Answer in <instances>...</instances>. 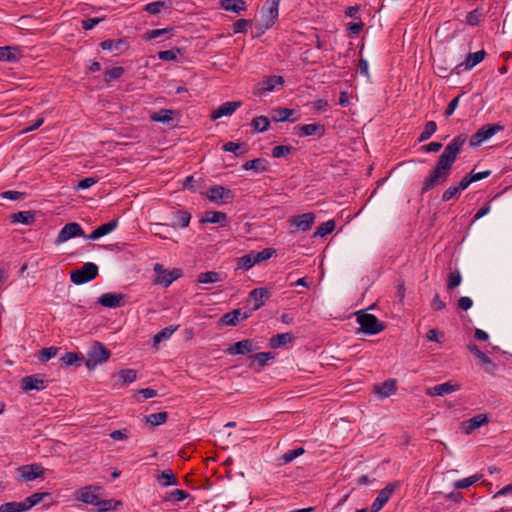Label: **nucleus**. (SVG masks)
<instances>
[{
  "mask_svg": "<svg viewBox=\"0 0 512 512\" xmlns=\"http://www.w3.org/2000/svg\"><path fill=\"white\" fill-rule=\"evenodd\" d=\"M489 422V418L487 414H478L469 420L464 422V428L467 433L474 431L477 428L487 424Z\"/></svg>",
  "mask_w": 512,
  "mask_h": 512,
  "instance_id": "24",
  "label": "nucleus"
},
{
  "mask_svg": "<svg viewBox=\"0 0 512 512\" xmlns=\"http://www.w3.org/2000/svg\"><path fill=\"white\" fill-rule=\"evenodd\" d=\"M250 300L254 302L252 311L260 309L265 301L271 297V292L266 287L255 288L249 294Z\"/></svg>",
  "mask_w": 512,
  "mask_h": 512,
  "instance_id": "14",
  "label": "nucleus"
},
{
  "mask_svg": "<svg viewBox=\"0 0 512 512\" xmlns=\"http://www.w3.org/2000/svg\"><path fill=\"white\" fill-rule=\"evenodd\" d=\"M315 216L313 213H304L296 216L292 220V224L296 226L300 231L305 232L309 230L314 223Z\"/></svg>",
  "mask_w": 512,
  "mask_h": 512,
  "instance_id": "21",
  "label": "nucleus"
},
{
  "mask_svg": "<svg viewBox=\"0 0 512 512\" xmlns=\"http://www.w3.org/2000/svg\"><path fill=\"white\" fill-rule=\"evenodd\" d=\"M503 129L504 126L500 124L484 125L471 136L469 144L471 147H477Z\"/></svg>",
  "mask_w": 512,
  "mask_h": 512,
  "instance_id": "6",
  "label": "nucleus"
},
{
  "mask_svg": "<svg viewBox=\"0 0 512 512\" xmlns=\"http://www.w3.org/2000/svg\"><path fill=\"white\" fill-rule=\"evenodd\" d=\"M166 3L163 1H156L148 3L144 6V10L150 14L156 15L161 12L163 7H166Z\"/></svg>",
  "mask_w": 512,
  "mask_h": 512,
  "instance_id": "57",
  "label": "nucleus"
},
{
  "mask_svg": "<svg viewBox=\"0 0 512 512\" xmlns=\"http://www.w3.org/2000/svg\"><path fill=\"white\" fill-rule=\"evenodd\" d=\"M227 220V215L221 211H208L205 214V217L201 220L203 223H217L224 225V222Z\"/></svg>",
  "mask_w": 512,
  "mask_h": 512,
  "instance_id": "34",
  "label": "nucleus"
},
{
  "mask_svg": "<svg viewBox=\"0 0 512 512\" xmlns=\"http://www.w3.org/2000/svg\"><path fill=\"white\" fill-rule=\"evenodd\" d=\"M220 280H221L220 274L215 271H207L204 273H200L197 278V282L202 283V284L216 283Z\"/></svg>",
  "mask_w": 512,
  "mask_h": 512,
  "instance_id": "41",
  "label": "nucleus"
},
{
  "mask_svg": "<svg viewBox=\"0 0 512 512\" xmlns=\"http://www.w3.org/2000/svg\"><path fill=\"white\" fill-rule=\"evenodd\" d=\"M207 197L212 202L230 203L234 194L230 189H227L220 185H214L207 191Z\"/></svg>",
  "mask_w": 512,
  "mask_h": 512,
  "instance_id": "8",
  "label": "nucleus"
},
{
  "mask_svg": "<svg viewBox=\"0 0 512 512\" xmlns=\"http://www.w3.org/2000/svg\"><path fill=\"white\" fill-rule=\"evenodd\" d=\"M469 351L475 356L478 360V364L488 373H493L495 369V365L492 363L490 358L483 353L475 344H470L468 346Z\"/></svg>",
  "mask_w": 512,
  "mask_h": 512,
  "instance_id": "13",
  "label": "nucleus"
},
{
  "mask_svg": "<svg viewBox=\"0 0 512 512\" xmlns=\"http://www.w3.org/2000/svg\"><path fill=\"white\" fill-rule=\"evenodd\" d=\"M98 273V266L95 263L87 262L80 268L73 270L70 279L74 284L82 285L95 279Z\"/></svg>",
  "mask_w": 512,
  "mask_h": 512,
  "instance_id": "5",
  "label": "nucleus"
},
{
  "mask_svg": "<svg viewBox=\"0 0 512 512\" xmlns=\"http://www.w3.org/2000/svg\"><path fill=\"white\" fill-rule=\"evenodd\" d=\"M221 7L226 11L240 13L246 10L247 5L244 0H222Z\"/></svg>",
  "mask_w": 512,
  "mask_h": 512,
  "instance_id": "31",
  "label": "nucleus"
},
{
  "mask_svg": "<svg viewBox=\"0 0 512 512\" xmlns=\"http://www.w3.org/2000/svg\"><path fill=\"white\" fill-rule=\"evenodd\" d=\"M84 236V230L81 227V225L77 222H70L65 224L61 230L59 231L54 244L60 245L62 243H65L69 241L72 238L75 237H81Z\"/></svg>",
  "mask_w": 512,
  "mask_h": 512,
  "instance_id": "7",
  "label": "nucleus"
},
{
  "mask_svg": "<svg viewBox=\"0 0 512 512\" xmlns=\"http://www.w3.org/2000/svg\"><path fill=\"white\" fill-rule=\"evenodd\" d=\"M178 326H168L163 328L161 331H159L157 334L153 337V342L155 345L161 343L162 341L168 340L173 333L177 330Z\"/></svg>",
  "mask_w": 512,
  "mask_h": 512,
  "instance_id": "38",
  "label": "nucleus"
},
{
  "mask_svg": "<svg viewBox=\"0 0 512 512\" xmlns=\"http://www.w3.org/2000/svg\"><path fill=\"white\" fill-rule=\"evenodd\" d=\"M295 129L298 130L297 134L299 137H308L316 134L321 136L324 134V126L320 123L298 125Z\"/></svg>",
  "mask_w": 512,
  "mask_h": 512,
  "instance_id": "19",
  "label": "nucleus"
},
{
  "mask_svg": "<svg viewBox=\"0 0 512 512\" xmlns=\"http://www.w3.org/2000/svg\"><path fill=\"white\" fill-rule=\"evenodd\" d=\"M110 354V351L101 342L96 341L88 349L83 363L90 370L104 363Z\"/></svg>",
  "mask_w": 512,
  "mask_h": 512,
  "instance_id": "3",
  "label": "nucleus"
},
{
  "mask_svg": "<svg viewBox=\"0 0 512 512\" xmlns=\"http://www.w3.org/2000/svg\"><path fill=\"white\" fill-rule=\"evenodd\" d=\"M155 279L154 283L158 285H162L164 287L170 286L173 281H175V277H171L167 270L164 269L163 265L156 263L154 265Z\"/></svg>",
  "mask_w": 512,
  "mask_h": 512,
  "instance_id": "17",
  "label": "nucleus"
},
{
  "mask_svg": "<svg viewBox=\"0 0 512 512\" xmlns=\"http://www.w3.org/2000/svg\"><path fill=\"white\" fill-rule=\"evenodd\" d=\"M222 150L225 152L234 153L235 156H242L248 151V147L245 143L230 141L222 146Z\"/></svg>",
  "mask_w": 512,
  "mask_h": 512,
  "instance_id": "33",
  "label": "nucleus"
},
{
  "mask_svg": "<svg viewBox=\"0 0 512 512\" xmlns=\"http://www.w3.org/2000/svg\"><path fill=\"white\" fill-rule=\"evenodd\" d=\"M116 377V382H121L122 384H130L138 380L137 371L133 369L121 370Z\"/></svg>",
  "mask_w": 512,
  "mask_h": 512,
  "instance_id": "36",
  "label": "nucleus"
},
{
  "mask_svg": "<svg viewBox=\"0 0 512 512\" xmlns=\"http://www.w3.org/2000/svg\"><path fill=\"white\" fill-rule=\"evenodd\" d=\"M101 487L95 485L85 486L77 491L76 499L85 504L96 507L97 511L105 512L114 509L113 500H100Z\"/></svg>",
  "mask_w": 512,
  "mask_h": 512,
  "instance_id": "2",
  "label": "nucleus"
},
{
  "mask_svg": "<svg viewBox=\"0 0 512 512\" xmlns=\"http://www.w3.org/2000/svg\"><path fill=\"white\" fill-rule=\"evenodd\" d=\"M124 295L120 293H104L98 298V303L104 307L117 308L123 303Z\"/></svg>",
  "mask_w": 512,
  "mask_h": 512,
  "instance_id": "16",
  "label": "nucleus"
},
{
  "mask_svg": "<svg viewBox=\"0 0 512 512\" xmlns=\"http://www.w3.org/2000/svg\"><path fill=\"white\" fill-rule=\"evenodd\" d=\"M274 252L275 251L273 249L267 248L260 252H252V253L254 256V261L256 262V264H258V263L268 260L273 255Z\"/></svg>",
  "mask_w": 512,
  "mask_h": 512,
  "instance_id": "60",
  "label": "nucleus"
},
{
  "mask_svg": "<svg viewBox=\"0 0 512 512\" xmlns=\"http://www.w3.org/2000/svg\"><path fill=\"white\" fill-rule=\"evenodd\" d=\"M157 481L162 487L177 486L179 484L171 469L163 470L158 474Z\"/></svg>",
  "mask_w": 512,
  "mask_h": 512,
  "instance_id": "29",
  "label": "nucleus"
},
{
  "mask_svg": "<svg viewBox=\"0 0 512 512\" xmlns=\"http://www.w3.org/2000/svg\"><path fill=\"white\" fill-rule=\"evenodd\" d=\"M168 414L167 412H157L149 414L145 417V420L147 423L151 424L152 426H158L161 424H164L167 421Z\"/></svg>",
  "mask_w": 512,
  "mask_h": 512,
  "instance_id": "43",
  "label": "nucleus"
},
{
  "mask_svg": "<svg viewBox=\"0 0 512 512\" xmlns=\"http://www.w3.org/2000/svg\"><path fill=\"white\" fill-rule=\"evenodd\" d=\"M357 323L360 325L359 332L368 335L378 334L385 328V324L375 315L364 312L357 313Z\"/></svg>",
  "mask_w": 512,
  "mask_h": 512,
  "instance_id": "4",
  "label": "nucleus"
},
{
  "mask_svg": "<svg viewBox=\"0 0 512 512\" xmlns=\"http://www.w3.org/2000/svg\"><path fill=\"white\" fill-rule=\"evenodd\" d=\"M180 52L179 49L163 50L158 52V58L163 61H175L177 54Z\"/></svg>",
  "mask_w": 512,
  "mask_h": 512,
  "instance_id": "59",
  "label": "nucleus"
},
{
  "mask_svg": "<svg viewBox=\"0 0 512 512\" xmlns=\"http://www.w3.org/2000/svg\"><path fill=\"white\" fill-rule=\"evenodd\" d=\"M35 218L36 213L34 211H19L11 214L10 216L12 223H20L24 225H31L34 223Z\"/></svg>",
  "mask_w": 512,
  "mask_h": 512,
  "instance_id": "25",
  "label": "nucleus"
},
{
  "mask_svg": "<svg viewBox=\"0 0 512 512\" xmlns=\"http://www.w3.org/2000/svg\"><path fill=\"white\" fill-rule=\"evenodd\" d=\"M0 512H24L21 502H7L0 505Z\"/></svg>",
  "mask_w": 512,
  "mask_h": 512,
  "instance_id": "54",
  "label": "nucleus"
},
{
  "mask_svg": "<svg viewBox=\"0 0 512 512\" xmlns=\"http://www.w3.org/2000/svg\"><path fill=\"white\" fill-rule=\"evenodd\" d=\"M59 350H60V348L54 347V346L43 348L39 352L38 359L41 362H47L50 359L54 358L57 355Z\"/></svg>",
  "mask_w": 512,
  "mask_h": 512,
  "instance_id": "49",
  "label": "nucleus"
},
{
  "mask_svg": "<svg viewBox=\"0 0 512 512\" xmlns=\"http://www.w3.org/2000/svg\"><path fill=\"white\" fill-rule=\"evenodd\" d=\"M304 452L305 451H304V449L302 447L297 448V449H293V450H288L286 453H284L279 458V463L281 465H286V464L292 462L298 456L302 455Z\"/></svg>",
  "mask_w": 512,
  "mask_h": 512,
  "instance_id": "45",
  "label": "nucleus"
},
{
  "mask_svg": "<svg viewBox=\"0 0 512 512\" xmlns=\"http://www.w3.org/2000/svg\"><path fill=\"white\" fill-rule=\"evenodd\" d=\"M249 316L250 314L242 312L241 309H235L225 313L221 317V322L227 326H235L239 323L240 320L247 319Z\"/></svg>",
  "mask_w": 512,
  "mask_h": 512,
  "instance_id": "20",
  "label": "nucleus"
},
{
  "mask_svg": "<svg viewBox=\"0 0 512 512\" xmlns=\"http://www.w3.org/2000/svg\"><path fill=\"white\" fill-rule=\"evenodd\" d=\"M251 125L255 131L264 132L270 125V119L266 116H258L253 119Z\"/></svg>",
  "mask_w": 512,
  "mask_h": 512,
  "instance_id": "47",
  "label": "nucleus"
},
{
  "mask_svg": "<svg viewBox=\"0 0 512 512\" xmlns=\"http://www.w3.org/2000/svg\"><path fill=\"white\" fill-rule=\"evenodd\" d=\"M395 487L396 484L389 483L382 490H380L377 497L371 504V512H379L383 508V506L388 502L391 495L393 494Z\"/></svg>",
  "mask_w": 512,
  "mask_h": 512,
  "instance_id": "10",
  "label": "nucleus"
},
{
  "mask_svg": "<svg viewBox=\"0 0 512 512\" xmlns=\"http://www.w3.org/2000/svg\"><path fill=\"white\" fill-rule=\"evenodd\" d=\"M100 46L103 50L121 52L126 47V43L122 39H107L102 41Z\"/></svg>",
  "mask_w": 512,
  "mask_h": 512,
  "instance_id": "37",
  "label": "nucleus"
},
{
  "mask_svg": "<svg viewBox=\"0 0 512 512\" xmlns=\"http://www.w3.org/2000/svg\"><path fill=\"white\" fill-rule=\"evenodd\" d=\"M118 220L117 219H112L110 221H108L107 223H104L102 225H100L99 227H97V229L99 230L100 234L103 236H106L110 233H112L117 227H118Z\"/></svg>",
  "mask_w": 512,
  "mask_h": 512,
  "instance_id": "52",
  "label": "nucleus"
},
{
  "mask_svg": "<svg viewBox=\"0 0 512 512\" xmlns=\"http://www.w3.org/2000/svg\"><path fill=\"white\" fill-rule=\"evenodd\" d=\"M20 58V50L16 46L0 47V61L16 62Z\"/></svg>",
  "mask_w": 512,
  "mask_h": 512,
  "instance_id": "26",
  "label": "nucleus"
},
{
  "mask_svg": "<svg viewBox=\"0 0 512 512\" xmlns=\"http://www.w3.org/2000/svg\"><path fill=\"white\" fill-rule=\"evenodd\" d=\"M257 350L255 342L251 339H244L230 345L226 352L229 355H246Z\"/></svg>",
  "mask_w": 512,
  "mask_h": 512,
  "instance_id": "11",
  "label": "nucleus"
},
{
  "mask_svg": "<svg viewBox=\"0 0 512 512\" xmlns=\"http://www.w3.org/2000/svg\"><path fill=\"white\" fill-rule=\"evenodd\" d=\"M437 130V124L434 121H428L425 124L423 131L421 132L418 141L424 142L428 140Z\"/></svg>",
  "mask_w": 512,
  "mask_h": 512,
  "instance_id": "48",
  "label": "nucleus"
},
{
  "mask_svg": "<svg viewBox=\"0 0 512 512\" xmlns=\"http://www.w3.org/2000/svg\"><path fill=\"white\" fill-rule=\"evenodd\" d=\"M293 339L294 335L292 333L277 334L270 339V346L273 349H277L290 343Z\"/></svg>",
  "mask_w": 512,
  "mask_h": 512,
  "instance_id": "32",
  "label": "nucleus"
},
{
  "mask_svg": "<svg viewBox=\"0 0 512 512\" xmlns=\"http://www.w3.org/2000/svg\"><path fill=\"white\" fill-rule=\"evenodd\" d=\"M189 493L185 490L176 489L171 491L168 494L167 500L174 501V502H181L189 497Z\"/></svg>",
  "mask_w": 512,
  "mask_h": 512,
  "instance_id": "55",
  "label": "nucleus"
},
{
  "mask_svg": "<svg viewBox=\"0 0 512 512\" xmlns=\"http://www.w3.org/2000/svg\"><path fill=\"white\" fill-rule=\"evenodd\" d=\"M483 16V13L481 11V9L479 8H476L472 11H470L467 16H466V22L470 25V26H476L478 25V23L480 22V19L482 18Z\"/></svg>",
  "mask_w": 512,
  "mask_h": 512,
  "instance_id": "53",
  "label": "nucleus"
},
{
  "mask_svg": "<svg viewBox=\"0 0 512 512\" xmlns=\"http://www.w3.org/2000/svg\"><path fill=\"white\" fill-rule=\"evenodd\" d=\"M191 219L190 213L187 211L179 210L171 214V224L173 227L186 228Z\"/></svg>",
  "mask_w": 512,
  "mask_h": 512,
  "instance_id": "27",
  "label": "nucleus"
},
{
  "mask_svg": "<svg viewBox=\"0 0 512 512\" xmlns=\"http://www.w3.org/2000/svg\"><path fill=\"white\" fill-rule=\"evenodd\" d=\"M481 477H482L481 474H475L470 477L457 480L453 484L454 488L455 489H467L470 486H472L473 484H475L477 481H479L481 479Z\"/></svg>",
  "mask_w": 512,
  "mask_h": 512,
  "instance_id": "42",
  "label": "nucleus"
},
{
  "mask_svg": "<svg viewBox=\"0 0 512 512\" xmlns=\"http://www.w3.org/2000/svg\"><path fill=\"white\" fill-rule=\"evenodd\" d=\"M98 182L97 178L94 177H86L82 180H80L76 186L77 190H85L93 186Z\"/></svg>",
  "mask_w": 512,
  "mask_h": 512,
  "instance_id": "64",
  "label": "nucleus"
},
{
  "mask_svg": "<svg viewBox=\"0 0 512 512\" xmlns=\"http://www.w3.org/2000/svg\"><path fill=\"white\" fill-rule=\"evenodd\" d=\"M280 0H267L263 9H267L270 20L273 21L278 17Z\"/></svg>",
  "mask_w": 512,
  "mask_h": 512,
  "instance_id": "50",
  "label": "nucleus"
},
{
  "mask_svg": "<svg viewBox=\"0 0 512 512\" xmlns=\"http://www.w3.org/2000/svg\"><path fill=\"white\" fill-rule=\"evenodd\" d=\"M50 494L46 492H38L34 493L31 496L24 499V501H21L22 507L24 509V512L30 510L32 507L36 506L40 502H42L46 497H49Z\"/></svg>",
  "mask_w": 512,
  "mask_h": 512,
  "instance_id": "28",
  "label": "nucleus"
},
{
  "mask_svg": "<svg viewBox=\"0 0 512 512\" xmlns=\"http://www.w3.org/2000/svg\"><path fill=\"white\" fill-rule=\"evenodd\" d=\"M274 358L270 352H260L250 356L249 366L253 369H260L267 364V362Z\"/></svg>",
  "mask_w": 512,
  "mask_h": 512,
  "instance_id": "23",
  "label": "nucleus"
},
{
  "mask_svg": "<svg viewBox=\"0 0 512 512\" xmlns=\"http://www.w3.org/2000/svg\"><path fill=\"white\" fill-rule=\"evenodd\" d=\"M241 106L240 101H228L223 104H221L215 111L212 113L213 119H218L223 116H230L232 115L237 108Z\"/></svg>",
  "mask_w": 512,
  "mask_h": 512,
  "instance_id": "18",
  "label": "nucleus"
},
{
  "mask_svg": "<svg viewBox=\"0 0 512 512\" xmlns=\"http://www.w3.org/2000/svg\"><path fill=\"white\" fill-rule=\"evenodd\" d=\"M60 361L65 366H81L84 361V356H80L78 353L75 352H66L64 355L61 356Z\"/></svg>",
  "mask_w": 512,
  "mask_h": 512,
  "instance_id": "35",
  "label": "nucleus"
},
{
  "mask_svg": "<svg viewBox=\"0 0 512 512\" xmlns=\"http://www.w3.org/2000/svg\"><path fill=\"white\" fill-rule=\"evenodd\" d=\"M459 386H432L426 393L430 396H444L457 390Z\"/></svg>",
  "mask_w": 512,
  "mask_h": 512,
  "instance_id": "39",
  "label": "nucleus"
},
{
  "mask_svg": "<svg viewBox=\"0 0 512 512\" xmlns=\"http://www.w3.org/2000/svg\"><path fill=\"white\" fill-rule=\"evenodd\" d=\"M293 147L291 146H286V145H278V146H275L273 149H272V156L274 158H282V157H286L291 151H292Z\"/></svg>",
  "mask_w": 512,
  "mask_h": 512,
  "instance_id": "61",
  "label": "nucleus"
},
{
  "mask_svg": "<svg viewBox=\"0 0 512 512\" xmlns=\"http://www.w3.org/2000/svg\"><path fill=\"white\" fill-rule=\"evenodd\" d=\"M157 395V392L156 390L154 389H151V388H145V389H140L138 390L135 394H134V397L137 401H141L142 399H148V398H153Z\"/></svg>",
  "mask_w": 512,
  "mask_h": 512,
  "instance_id": "62",
  "label": "nucleus"
},
{
  "mask_svg": "<svg viewBox=\"0 0 512 512\" xmlns=\"http://www.w3.org/2000/svg\"><path fill=\"white\" fill-rule=\"evenodd\" d=\"M17 473L26 481H33L44 477V470L38 464L22 465L17 468Z\"/></svg>",
  "mask_w": 512,
  "mask_h": 512,
  "instance_id": "9",
  "label": "nucleus"
},
{
  "mask_svg": "<svg viewBox=\"0 0 512 512\" xmlns=\"http://www.w3.org/2000/svg\"><path fill=\"white\" fill-rule=\"evenodd\" d=\"M397 386H374V393L378 399H385L396 393Z\"/></svg>",
  "mask_w": 512,
  "mask_h": 512,
  "instance_id": "46",
  "label": "nucleus"
},
{
  "mask_svg": "<svg viewBox=\"0 0 512 512\" xmlns=\"http://www.w3.org/2000/svg\"><path fill=\"white\" fill-rule=\"evenodd\" d=\"M173 111L167 109H161L151 116V119L156 122L163 124H170L173 121Z\"/></svg>",
  "mask_w": 512,
  "mask_h": 512,
  "instance_id": "40",
  "label": "nucleus"
},
{
  "mask_svg": "<svg viewBox=\"0 0 512 512\" xmlns=\"http://www.w3.org/2000/svg\"><path fill=\"white\" fill-rule=\"evenodd\" d=\"M283 83L284 79L282 76L273 75L266 77L257 84L256 93L259 95H265L268 92H272L277 85H282Z\"/></svg>",
  "mask_w": 512,
  "mask_h": 512,
  "instance_id": "12",
  "label": "nucleus"
},
{
  "mask_svg": "<svg viewBox=\"0 0 512 512\" xmlns=\"http://www.w3.org/2000/svg\"><path fill=\"white\" fill-rule=\"evenodd\" d=\"M243 170H253L256 173L264 172L268 169V161L263 158H256L245 162L242 165Z\"/></svg>",
  "mask_w": 512,
  "mask_h": 512,
  "instance_id": "30",
  "label": "nucleus"
},
{
  "mask_svg": "<svg viewBox=\"0 0 512 512\" xmlns=\"http://www.w3.org/2000/svg\"><path fill=\"white\" fill-rule=\"evenodd\" d=\"M460 190L457 186H450L448 189L444 191L442 194V201L447 202L453 198H458L460 195Z\"/></svg>",
  "mask_w": 512,
  "mask_h": 512,
  "instance_id": "63",
  "label": "nucleus"
},
{
  "mask_svg": "<svg viewBox=\"0 0 512 512\" xmlns=\"http://www.w3.org/2000/svg\"><path fill=\"white\" fill-rule=\"evenodd\" d=\"M485 55L486 52L484 50L469 53L465 61L459 64L458 67H463L464 70H471L484 59Z\"/></svg>",
  "mask_w": 512,
  "mask_h": 512,
  "instance_id": "22",
  "label": "nucleus"
},
{
  "mask_svg": "<svg viewBox=\"0 0 512 512\" xmlns=\"http://www.w3.org/2000/svg\"><path fill=\"white\" fill-rule=\"evenodd\" d=\"M297 112L294 109L289 108H275L271 111V120L274 122H296L299 118L291 116L295 115Z\"/></svg>",
  "mask_w": 512,
  "mask_h": 512,
  "instance_id": "15",
  "label": "nucleus"
},
{
  "mask_svg": "<svg viewBox=\"0 0 512 512\" xmlns=\"http://www.w3.org/2000/svg\"><path fill=\"white\" fill-rule=\"evenodd\" d=\"M255 264L256 262L254 261V256L252 252L240 257L237 263L238 268L246 271L252 268Z\"/></svg>",
  "mask_w": 512,
  "mask_h": 512,
  "instance_id": "51",
  "label": "nucleus"
},
{
  "mask_svg": "<svg viewBox=\"0 0 512 512\" xmlns=\"http://www.w3.org/2000/svg\"><path fill=\"white\" fill-rule=\"evenodd\" d=\"M462 276L458 270H455L449 274L447 288L454 289L461 284Z\"/></svg>",
  "mask_w": 512,
  "mask_h": 512,
  "instance_id": "56",
  "label": "nucleus"
},
{
  "mask_svg": "<svg viewBox=\"0 0 512 512\" xmlns=\"http://www.w3.org/2000/svg\"><path fill=\"white\" fill-rule=\"evenodd\" d=\"M466 141L467 136L465 134H459L449 142V144L444 148L442 154L439 156L436 166L425 179L422 187V193L427 192L435 186L447 181L451 168Z\"/></svg>",
  "mask_w": 512,
  "mask_h": 512,
  "instance_id": "1",
  "label": "nucleus"
},
{
  "mask_svg": "<svg viewBox=\"0 0 512 512\" xmlns=\"http://www.w3.org/2000/svg\"><path fill=\"white\" fill-rule=\"evenodd\" d=\"M124 73V69L123 67H114L112 69H109L106 73H105V78L104 80L108 83L112 80H116L118 78H120Z\"/></svg>",
  "mask_w": 512,
  "mask_h": 512,
  "instance_id": "58",
  "label": "nucleus"
},
{
  "mask_svg": "<svg viewBox=\"0 0 512 512\" xmlns=\"http://www.w3.org/2000/svg\"><path fill=\"white\" fill-rule=\"evenodd\" d=\"M335 229L334 220H328L320 224L314 232V237H324Z\"/></svg>",
  "mask_w": 512,
  "mask_h": 512,
  "instance_id": "44",
  "label": "nucleus"
}]
</instances>
